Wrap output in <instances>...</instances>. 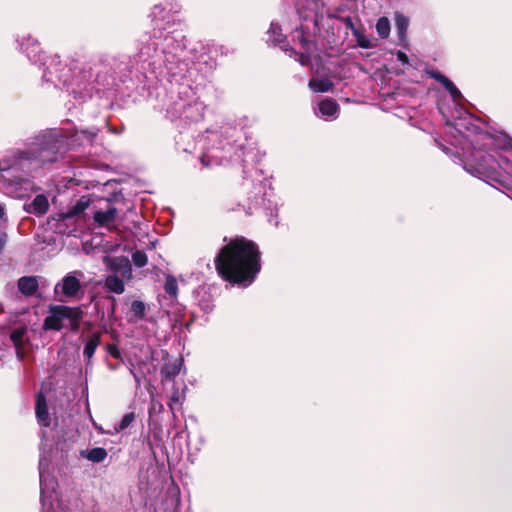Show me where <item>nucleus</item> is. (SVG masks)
<instances>
[{"label":"nucleus","mask_w":512,"mask_h":512,"mask_svg":"<svg viewBox=\"0 0 512 512\" xmlns=\"http://www.w3.org/2000/svg\"><path fill=\"white\" fill-rule=\"evenodd\" d=\"M67 149V138L59 131L39 134L24 149H17L0 159V186L13 198H24L38 190L34 172L56 162Z\"/></svg>","instance_id":"nucleus-1"},{"label":"nucleus","mask_w":512,"mask_h":512,"mask_svg":"<svg viewBox=\"0 0 512 512\" xmlns=\"http://www.w3.org/2000/svg\"><path fill=\"white\" fill-rule=\"evenodd\" d=\"M215 267L224 280L248 286L261 270L258 246L244 237H237L219 250Z\"/></svg>","instance_id":"nucleus-2"},{"label":"nucleus","mask_w":512,"mask_h":512,"mask_svg":"<svg viewBox=\"0 0 512 512\" xmlns=\"http://www.w3.org/2000/svg\"><path fill=\"white\" fill-rule=\"evenodd\" d=\"M23 37L20 43L21 49L26 53L28 59L33 63L41 62L44 66L42 79L46 83H52L56 88H66L70 91L73 85V76L71 68L63 64L58 56L50 57L42 62V55L39 43L30 36Z\"/></svg>","instance_id":"nucleus-3"},{"label":"nucleus","mask_w":512,"mask_h":512,"mask_svg":"<svg viewBox=\"0 0 512 512\" xmlns=\"http://www.w3.org/2000/svg\"><path fill=\"white\" fill-rule=\"evenodd\" d=\"M209 142L212 144L201 156V163L206 166L221 165L233 160V157L241 158L244 163L255 160L256 152L253 148H246L242 144L236 145V140L230 141L228 137L223 143V134L217 131L208 133Z\"/></svg>","instance_id":"nucleus-4"},{"label":"nucleus","mask_w":512,"mask_h":512,"mask_svg":"<svg viewBox=\"0 0 512 512\" xmlns=\"http://www.w3.org/2000/svg\"><path fill=\"white\" fill-rule=\"evenodd\" d=\"M481 145L472 153V158L464 164V169L471 175L485 180L503 182V174L509 173L508 156H502L499 152H488Z\"/></svg>","instance_id":"nucleus-5"},{"label":"nucleus","mask_w":512,"mask_h":512,"mask_svg":"<svg viewBox=\"0 0 512 512\" xmlns=\"http://www.w3.org/2000/svg\"><path fill=\"white\" fill-rule=\"evenodd\" d=\"M163 30L160 24L156 23L150 42L140 49L141 58L146 59L162 54L165 64L174 62L177 55L185 47V36L180 30L167 31L166 33Z\"/></svg>","instance_id":"nucleus-6"},{"label":"nucleus","mask_w":512,"mask_h":512,"mask_svg":"<svg viewBox=\"0 0 512 512\" xmlns=\"http://www.w3.org/2000/svg\"><path fill=\"white\" fill-rule=\"evenodd\" d=\"M454 126L455 129L466 138L469 137L466 133L477 134V144L480 145L481 142L483 148L493 152H498V150L504 151V156H508V160L510 161V157L512 156V138L508 135L501 132L496 134L477 133L478 127L472 123L471 116L457 119Z\"/></svg>","instance_id":"nucleus-7"},{"label":"nucleus","mask_w":512,"mask_h":512,"mask_svg":"<svg viewBox=\"0 0 512 512\" xmlns=\"http://www.w3.org/2000/svg\"><path fill=\"white\" fill-rule=\"evenodd\" d=\"M204 110L203 102L199 100L187 102L180 98L167 109V116L171 121L180 120L185 124H190L201 121L204 117Z\"/></svg>","instance_id":"nucleus-8"},{"label":"nucleus","mask_w":512,"mask_h":512,"mask_svg":"<svg viewBox=\"0 0 512 512\" xmlns=\"http://www.w3.org/2000/svg\"><path fill=\"white\" fill-rule=\"evenodd\" d=\"M82 271L74 270L67 273L61 281L54 286V294L61 302L80 300L84 295V285L81 280Z\"/></svg>","instance_id":"nucleus-9"},{"label":"nucleus","mask_w":512,"mask_h":512,"mask_svg":"<svg viewBox=\"0 0 512 512\" xmlns=\"http://www.w3.org/2000/svg\"><path fill=\"white\" fill-rule=\"evenodd\" d=\"M50 460L44 453H41L39 459V480H40V492H41V506L42 512H55L52 508L53 494L57 486V481L54 477L49 474Z\"/></svg>","instance_id":"nucleus-10"},{"label":"nucleus","mask_w":512,"mask_h":512,"mask_svg":"<svg viewBox=\"0 0 512 512\" xmlns=\"http://www.w3.org/2000/svg\"><path fill=\"white\" fill-rule=\"evenodd\" d=\"M292 39L295 43H299L302 51L297 52L293 48L289 50V56L293 57L301 65L305 66L310 63L311 53L315 47V44L307 39L305 32L302 27L296 28L292 34Z\"/></svg>","instance_id":"nucleus-11"},{"label":"nucleus","mask_w":512,"mask_h":512,"mask_svg":"<svg viewBox=\"0 0 512 512\" xmlns=\"http://www.w3.org/2000/svg\"><path fill=\"white\" fill-rule=\"evenodd\" d=\"M73 317V309L67 306H54L50 308V314L44 320V329L60 331L63 321Z\"/></svg>","instance_id":"nucleus-12"},{"label":"nucleus","mask_w":512,"mask_h":512,"mask_svg":"<svg viewBox=\"0 0 512 512\" xmlns=\"http://www.w3.org/2000/svg\"><path fill=\"white\" fill-rule=\"evenodd\" d=\"M105 264L112 272L120 274L123 278L131 279L132 265L128 257H107Z\"/></svg>","instance_id":"nucleus-13"},{"label":"nucleus","mask_w":512,"mask_h":512,"mask_svg":"<svg viewBox=\"0 0 512 512\" xmlns=\"http://www.w3.org/2000/svg\"><path fill=\"white\" fill-rule=\"evenodd\" d=\"M117 216V209L115 207H110L106 211H96L93 219L99 227H104L112 231L116 229L114 222L117 219Z\"/></svg>","instance_id":"nucleus-14"},{"label":"nucleus","mask_w":512,"mask_h":512,"mask_svg":"<svg viewBox=\"0 0 512 512\" xmlns=\"http://www.w3.org/2000/svg\"><path fill=\"white\" fill-rule=\"evenodd\" d=\"M35 414L37 422L42 427H49L51 424V417L48 411L46 398L42 392H39L36 397Z\"/></svg>","instance_id":"nucleus-15"},{"label":"nucleus","mask_w":512,"mask_h":512,"mask_svg":"<svg viewBox=\"0 0 512 512\" xmlns=\"http://www.w3.org/2000/svg\"><path fill=\"white\" fill-rule=\"evenodd\" d=\"M18 290L25 296H33L39 287L37 276H23L18 279Z\"/></svg>","instance_id":"nucleus-16"},{"label":"nucleus","mask_w":512,"mask_h":512,"mask_svg":"<svg viewBox=\"0 0 512 512\" xmlns=\"http://www.w3.org/2000/svg\"><path fill=\"white\" fill-rule=\"evenodd\" d=\"M339 106L333 99H325L319 103V113L326 120H333L337 117Z\"/></svg>","instance_id":"nucleus-17"},{"label":"nucleus","mask_w":512,"mask_h":512,"mask_svg":"<svg viewBox=\"0 0 512 512\" xmlns=\"http://www.w3.org/2000/svg\"><path fill=\"white\" fill-rule=\"evenodd\" d=\"M91 204L89 196H81L74 205H72L66 213L62 214L63 219L72 218L83 213Z\"/></svg>","instance_id":"nucleus-18"},{"label":"nucleus","mask_w":512,"mask_h":512,"mask_svg":"<svg viewBox=\"0 0 512 512\" xmlns=\"http://www.w3.org/2000/svg\"><path fill=\"white\" fill-rule=\"evenodd\" d=\"M49 203L47 197L43 194L37 195L28 205L27 211L30 213L43 215L48 211Z\"/></svg>","instance_id":"nucleus-19"},{"label":"nucleus","mask_w":512,"mask_h":512,"mask_svg":"<svg viewBox=\"0 0 512 512\" xmlns=\"http://www.w3.org/2000/svg\"><path fill=\"white\" fill-rule=\"evenodd\" d=\"M26 334L27 327L25 325L15 327L10 333V339L13 342L19 357H22L20 354V350L24 345Z\"/></svg>","instance_id":"nucleus-20"},{"label":"nucleus","mask_w":512,"mask_h":512,"mask_svg":"<svg viewBox=\"0 0 512 512\" xmlns=\"http://www.w3.org/2000/svg\"><path fill=\"white\" fill-rule=\"evenodd\" d=\"M104 288L115 294H122L125 291L124 281L116 275H109L104 281Z\"/></svg>","instance_id":"nucleus-21"},{"label":"nucleus","mask_w":512,"mask_h":512,"mask_svg":"<svg viewBox=\"0 0 512 512\" xmlns=\"http://www.w3.org/2000/svg\"><path fill=\"white\" fill-rule=\"evenodd\" d=\"M129 322H137L143 320L146 316V304L140 300H134L130 307Z\"/></svg>","instance_id":"nucleus-22"},{"label":"nucleus","mask_w":512,"mask_h":512,"mask_svg":"<svg viewBox=\"0 0 512 512\" xmlns=\"http://www.w3.org/2000/svg\"><path fill=\"white\" fill-rule=\"evenodd\" d=\"M81 456L93 463H100L107 457V451L102 447H95L90 450L81 451Z\"/></svg>","instance_id":"nucleus-23"},{"label":"nucleus","mask_w":512,"mask_h":512,"mask_svg":"<svg viewBox=\"0 0 512 512\" xmlns=\"http://www.w3.org/2000/svg\"><path fill=\"white\" fill-rule=\"evenodd\" d=\"M267 34V42L272 45H280L285 42V36L282 34L281 27L277 23H271Z\"/></svg>","instance_id":"nucleus-24"},{"label":"nucleus","mask_w":512,"mask_h":512,"mask_svg":"<svg viewBox=\"0 0 512 512\" xmlns=\"http://www.w3.org/2000/svg\"><path fill=\"white\" fill-rule=\"evenodd\" d=\"M100 344V334L93 333L86 341L83 354L87 359H91Z\"/></svg>","instance_id":"nucleus-25"},{"label":"nucleus","mask_w":512,"mask_h":512,"mask_svg":"<svg viewBox=\"0 0 512 512\" xmlns=\"http://www.w3.org/2000/svg\"><path fill=\"white\" fill-rule=\"evenodd\" d=\"M182 364V359L166 364L161 371L163 377L166 379H174L180 373Z\"/></svg>","instance_id":"nucleus-26"},{"label":"nucleus","mask_w":512,"mask_h":512,"mask_svg":"<svg viewBox=\"0 0 512 512\" xmlns=\"http://www.w3.org/2000/svg\"><path fill=\"white\" fill-rule=\"evenodd\" d=\"M395 26L400 40H403L409 26V19L400 12L395 14Z\"/></svg>","instance_id":"nucleus-27"},{"label":"nucleus","mask_w":512,"mask_h":512,"mask_svg":"<svg viewBox=\"0 0 512 512\" xmlns=\"http://www.w3.org/2000/svg\"><path fill=\"white\" fill-rule=\"evenodd\" d=\"M309 87L314 92H327L332 89L333 84L329 79H312L309 81Z\"/></svg>","instance_id":"nucleus-28"},{"label":"nucleus","mask_w":512,"mask_h":512,"mask_svg":"<svg viewBox=\"0 0 512 512\" xmlns=\"http://www.w3.org/2000/svg\"><path fill=\"white\" fill-rule=\"evenodd\" d=\"M376 31L380 38H387L390 34V22L388 18L381 17L376 23Z\"/></svg>","instance_id":"nucleus-29"},{"label":"nucleus","mask_w":512,"mask_h":512,"mask_svg":"<svg viewBox=\"0 0 512 512\" xmlns=\"http://www.w3.org/2000/svg\"><path fill=\"white\" fill-rule=\"evenodd\" d=\"M164 290L170 297L175 298L177 296L178 284H177V280L174 276H172V275L166 276Z\"/></svg>","instance_id":"nucleus-30"},{"label":"nucleus","mask_w":512,"mask_h":512,"mask_svg":"<svg viewBox=\"0 0 512 512\" xmlns=\"http://www.w3.org/2000/svg\"><path fill=\"white\" fill-rule=\"evenodd\" d=\"M442 85L449 92L454 101H460L462 99L463 96L461 92L450 79L447 78Z\"/></svg>","instance_id":"nucleus-31"},{"label":"nucleus","mask_w":512,"mask_h":512,"mask_svg":"<svg viewBox=\"0 0 512 512\" xmlns=\"http://www.w3.org/2000/svg\"><path fill=\"white\" fill-rule=\"evenodd\" d=\"M97 134H98V129L93 127V128L86 129V130L77 131L75 133V137L78 140L84 139L88 143H92L93 139L97 136Z\"/></svg>","instance_id":"nucleus-32"},{"label":"nucleus","mask_w":512,"mask_h":512,"mask_svg":"<svg viewBox=\"0 0 512 512\" xmlns=\"http://www.w3.org/2000/svg\"><path fill=\"white\" fill-rule=\"evenodd\" d=\"M135 420V413L134 412H129V413H126L120 423L118 424L117 427H115V430L117 432H120V431H123L125 430L126 428H128L131 423Z\"/></svg>","instance_id":"nucleus-33"},{"label":"nucleus","mask_w":512,"mask_h":512,"mask_svg":"<svg viewBox=\"0 0 512 512\" xmlns=\"http://www.w3.org/2000/svg\"><path fill=\"white\" fill-rule=\"evenodd\" d=\"M132 261L136 267H144L148 261L147 255L143 251L137 250L132 254Z\"/></svg>","instance_id":"nucleus-34"},{"label":"nucleus","mask_w":512,"mask_h":512,"mask_svg":"<svg viewBox=\"0 0 512 512\" xmlns=\"http://www.w3.org/2000/svg\"><path fill=\"white\" fill-rule=\"evenodd\" d=\"M428 75L430 78L438 81L441 84H443L444 81L447 79V77L445 75L441 74L439 71H436V70L429 71Z\"/></svg>","instance_id":"nucleus-35"},{"label":"nucleus","mask_w":512,"mask_h":512,"mask_svg":"<svg viewBox=\"0 0 512 512\" xmlns=\"http://www.w3.org/2000/svg\"><path fill=\"white\" fill-rule=\"evenodd\" d=\"M164 12V8L161 4L155 5L150 16L153 17V21H158L157 17Z\"/></svg>","instance_id":"nucleus-36"},{"label":"nucleus","mask_w":512,"mask_h":512,"mask_svg":"<svg viewBox=\"0 0 512 512\" xmlns=\"http://www.w3.org/2000/svg\"><path fill=\"white\" fill-rule=\"evenodd\" d=\"M179 402V392L176 389L173 394L171 395L170 402H169V408L171 411L174 410V404Z\"/></svg>","instance_id":"nucleus-37"},{"label":"nucleus","mask_w":512,"mask_h":512,"mask_svg":"<svg viewBox=\"0 0 512 512\" xmlns=\"http://www.w3.org/2000/svg\"><path fill=\"white\" fill-rule=\"evenodd\" d=\"M397 60L400 61L403 65H406L409 63V58L403 51H398L396 53Z\"/></svg>","instance_id":"nucleus-38"},{"label":"nucleus","mask_w":512,"mask_h":512,"mask_svg":"<svg viewBox=\"0 0 512 512\" xmlns=\"http://www.w3.org/2000/svg\"><path fill=\"white\" fill-rule=\"evenodd\" d=\"M108 353L114 358H119L121 355L119 349L115 345L108 346Z\"/></svg>","instance_id":"nucleus-39"},{"label":"nucleus","mask_w":512,"mask_h":512,"mask_svg":"<svg viewBox=\"0 0 512 512\" xmlns=\"http://www.w3.org/2000/svg\"><path fill=\"white\" fill-rule=\"evenodd\" d=\"M7 240V234L0 232V253L2 252Z\"/></svg>","instance_id":"nucleus-40"},{"label":"nucleus","mask_w":512,"mask_h":512,"mask_svg":"<svg viewBox=\"0 0 512 512\" xmlns=\"http://www.w3.org/2000/svg\"><path fill=\"white\" fill-rule=\"evenodd\" d=\"M266 195H267V193H264V195L262 197H255V199H254L255 205H264Z\"/></svg>","instance_id":"nucleus-41"},{"label":"nucleus","mask_w":512,"mask_h":512,"mask_svg":"<svg viewBox=\"0 0 512 512\" xmlns=\"http://www.w3.org/2000/svg\"><path fill=\"white\" fill-rule=\"evenodd\" d=\"M130 373L133 375L134 380L136 382V386L139 387L141 385V378L139 375H137L132 368H130Z\"/></svg>","instance_id":"nucleus-42"},{"label":"nucleus","mask_w":512,"mask_h":512,"mask_svg":"<svg viewBox=\"0 0 512 512\" xmlns=\"http://www.w3.org/2000/svg\"><path fill=\"white\" fill-rule=\"evenodd\" d=\"M344 22H345V24H346L348 27H350V28H352V27H353V22H352V19H351L350 17L345 18Z\"/></svg>","instance_id":"nucleus-43"},{"label":"nucleus","mask_w":512,"mask_h":512,"mask_svg":"<svg viewBox=\"0 0 512 512\" xmlns=\"http://www.w3.org/2000/svg\"><path fill=\"white\" fill-rule=\"evenodd\" d=\"M5 215V207L4 205L0 204V220L4 217Z\"/></svg>","instance_id":"nucleus-44"},{"label":"nucleus","mask_w":512,"mask_h":512,"mask_svg":"<svg viewBox=\"0 0 512 512\" xmlns=\"http://www.w3.org/2000/svg\"><path fill=\"white\" fill-rule=\"evenodd\" d=\"M256 189H258V191H259V192H261V191H262V189H263V185H262V183H260V184L256 187Z\"/></svg>","instance_id":"nucleus-45"},{"label":"nucleus","mask_w":512,"mask_h":512,"mask_svg":"<svg viewBox=\"0 0 512 512\" xmlns=\"http://www.w3.org/2000/svg\"><path fill=\"white\" fill-rule=\"evenodd\" d=\"M360 46H361V47H364V48H367V47H368V45H367V44H365V43H360Z\"/></svg>","instance_id":"nucleus-46"},{"label":"nucleus","mask_w":512,"mask_h":512,"mask_svg":"<svg viewBox=\"0 0 512 512\" xmlns=\"http://www.w3.org/2000/svg\"><path fill=\"white\" fill-rule=\"evenodd\" d=\"M280 48H283L286 52H288V53H289V50H290V49H285V48L283 47V45H280Z\"/></svg>","instance_id":"nucleus-47"},{"label":"nucleus","mask_w":512,"mask_h":512,"mask_svg":"<svg viewBox=\"0 0 512 512\" xmlns=\"http://www.w3.org/2000/svg\"><path fill=\"white\" fill-rule=\"evenodd\" d=\"M111 369H116L115 365L110 366Z\"/></svg>","instance_id":"nucleus-48"},{"label":"nucleus","mask_w":512,"mask_h":512,"mask_svg":"<svg viewBox=\"0 0 512 512\" xmlns=\"http://www.w3.org/2000/svg\"><path fill=\"white\" fill-rule=\"evenodd\" d=\"M510 159H512V156L510 157Z\"/></svg>","instance_id":"nucleus-49"}]
</instances>
